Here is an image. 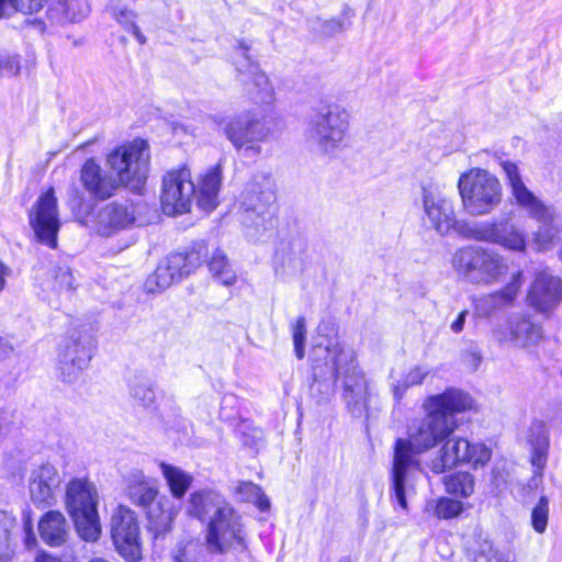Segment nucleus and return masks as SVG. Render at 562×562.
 <instances>
[{
    "label": "nucleus",
    "mask_w": 562,
    "mask_h": 562,
    "mask_svg": "<svg viewBox=\"0 0 562 562\" xmlns=\"http://www.w3.org/2000/svg\"><path fill=\"white\" fill-rule=\"evenodd\" d=\"M473 398L458 389H447L429 396L423 407L426 416L408 428V438H400L394 445L392 468V498L407 509L405 484L409 469L418 465L417 456L441 443L457 429L454 414L473 407Z\"/></svg>",
    "instance_id": "nucleus-1"
},
{
    "label": "nucleus",
    "mask_w": 562,
    "mask_h": 562,
    "mask_svg": "<svg viewBox=\"0 0 562 562\" xmlns=\"http://www.w3.org/2000/svg\"><path fill=\"white\" fill-rule=\"evenodd\" d=\"M311 394L321 402L328 396L338 378L342 379L344 398L348 406L360 407L368 397L367 381L356 363L355 353L337 337L323 338L311 350Z\"/></svg>",
    "instance_id": "nucleus-2"
},
{
    "label": "nucleus",
    "mask_w": 562,
    "mask_h": 562,
    "mask_svg": "<svg viewBox=\"0 0 562 562\" xmlns=\"http://www.w3.org/2000/svg\"><path fill=\"white\" fill-rule=\"evenodd\" d=\"M499 166L505 173L506 183L515 203L525 210L529 217L540 224L532 237L536 250L547 251L551 249L559 232L558 215L554 207L546 205L526 187L520 170L515 162L501 160Z\"/></svg>",
    "instance_id": "nucleus-3"
},
{
    "label": "nucleus",
    "mask_w": 562,
    "mask_h": 562,
    "mask_svg": "<svg viewBox=\"0 0 562 562\" xmlns=\"http://www.w3.org/2000/svg\"><path fill=\"white\" fill-rule=\"evenodd\" d=\"M241 222L245 234L251 241H261L272 235L276 226V192L271 178H254L240 201Z\"/></svg>",
    "instance_id": "nucleus-4"
},
{
    "label": "nucleus",
    "mask_w": 562,
    "mask_h": 562,
    "mask_svg": "<svg viewBox=\"0 0 562 562\" xmlns=\"http://www.w3.org/2000/svg\"><path fill=\"white\" fill-rule=\"evenodd\" d=\"M451 263L461 279L476 285L495 284L508 271L507 259L502 254L479 245L456 250Z\"/></svg>",
    "instance_id": "nucleus-5"
},
{
    "label": "nucleus",
    "mask_w": 562,
    "mask_h": 562,
    "mask_svg": "<svg viewBox=\"0 0 562 562\" xmlns=\"http://www.w3.org/2000/svg\"><path fill=\"white\" fill-rule=\"evenodd\" d=\"M65 504L80 538L95 541L101 533L99 494L88 477H74L66 485Z\"/></svg>",
    "instance_id": "nucleus-6"
},
{
    "label": "nucleus",
    "mask_w": 562,
    "mask_h": 562,
    "mask_svg": "<svg viewBox=\"0 0 562 562\" xmlns=\"http://www.w3.org/2000/svg\"><path fill=\"white\" fill-rule=\"evenodd\" d=\"M350 113L337 103L318 109L310 122L307 139L321 155H334L347 145Z\"/></svg>",
    "instance_id": "nucleus-7"
},
{
    "label": "nucleus",
    "mask_w": 562,
    "mask_h": 562,
    "mask_svg": "<svg viewBox=\"0 0 562 562\" xmlns=\"http://www.w3.org/2000/svg\"><path fill=\"white\" fill-rule=\"evenodd\" d=\"M458 189L464 211L471 216H483L496 209L503 198L499 180L490 171L472 168L463 172Z\"/></svg>",
    "instance_id": "nucleus-8"
},
{
    "label": "nucleus",
    "mask_w": 562,
    "mask_h": 562,
    "mask_svg": "<svg viewBox=\"0 0 562 562\" xmlns=\"http://www.w3.org/2000/svg\"><path fill=\"white\" fill-rule=\"evenodd\" d=\"M207 254L204 240L194 241L189 249L175 252L165 257L156 270L147 277L145 289L148 292L161 291L169 288L173 282L187 278L194 272Z\"/></svg>",
    "instance_id": "nucleus-9"
},
{
    "label": "nucleus",
    "mask_w": 562,
    "mask_h": 562,
    "mask_svg": "<svg viewBox=\"0 0 562 562\" xmlns=\"http://www.w3.org/2000/svg\"><path fill=\"white\" fill-rule=\"evenodd\" d=\"M205 547L212 554L247 550V532L240 514L233 505L206 524Z\"/></svg>",
    "instance_id": "nucleus-10"
},
{
    "label": "nucleus",
    "mask_w": 562,
    "mask_h": 562,
    "mask_svg": "<svg viewBox=\"0 0 562 562\" xmlns=\"http://www.w3.org/2000/svg\"><path fill=\"white\" fill-rule=\"evenodd\" d=\"M213 122L222 130L233 147L245 155L261 153V143L269 136L266 124L250 112H241L227 117L214 116Z\"/></svg>",
    "instance_id": "nucleus-11"
},
{
    "label": "nucleus",
    "mask_w": 562,
    "mask_h": 562,
    "mask_svg": "<svg viewBox=\"0 0 562 562\" xmlns=\"http://www.w3.org/2000/svg\"><path fill=\"white\" fill-rule=\"evenodd\" d=\"M420 196L424 224L440 236H448L452 233L459 235L463 220L457 218L453 202L430 181L422 183Z\"/></svg>",
    "instance_id": "nucleus-12"
},
{
    "label": "nucleus",
    "mask_w": 562,
    "mask_h": 562,
    "mask_svg": "<svg viewBox=\"0 0 562 562\" xmlns=\"http://www.w3.org/2000/svg\"><path fill=\"white\" fill-rule=\"evenodd\" d=\"M195 193V184L191 171L181 167L168 171L162 179L161 207L166 215L186 214L191 210Z\"/></svg>",
    "instance_id": "nucleus-13"
},
{
    "label": "nucleus",
    "mask_w": 562,
    "mask_h": 562,
    "mask_svg": "<svg viewBox=\"0 0 562 562\" xmlns=\"http://www.w3.org/2000/svg\"><path fill=\"white\" fill-rule=\"evenodd\" d=\"M248 49L245 42H239L235 48L233 59L238 79L252 102L269 104L273 101V87L268 77L260 71L258 64L250 59Z\"/></svg>",
    "instance_id": "nucleus-14"
},
{
    "label": "nucleus",
    "mask_w": 562,
    "mask_h": 562,
    "mask_svg": "<svg viewBox=\"0 0 562 562\" xmlns=\"http://www.w3.org/2000/svg\"><path fill=\"white\" fill-rule=\"evenodd\" d=\"M493 338L501 346L529 350L542 340L543 330L529 314L514 313L504 325L494 328Z\"/></svg>",
    "instance_id": "nucleus-15"
},
{
    "label": "nucleus",
    "mask_w": 562,
    "mask_h": 562,
    "mask_svg": "<svg viewBox=\"0 0 562 562\" xmlns=\"http://www.w3.org/2000/svg\"><path fill=\"white\" fill-rule=\"evenodd\" d=\"M111 532L120 555L126 562H138L140 560V544L138 541L137 514L127 506L120 505L111 519Z\"/></svg>",
    "instance_id": "nucleus-16"
},
{
    "label": "nucleus",
    "mask_w": 562,
    "mask_h": 562,
    "mask_svg": "<svg viewBox=\"0 0 562 562\" xmlns=\"http://www.w3.org/2000/svg\"><path fill=\"white\" fill-rule=\"evenodd\" d=\"M526 303L537 313L550 315L562 303V280L548 269L536 272L527 290Z\"/></svg>",
    "instance_id": "nucleus-17"
},
{
    "label": "nucleus",
    "mask_w": 562,
    "mask_h": 562,
    "mask_svg": "<svg viewBox=\"0 0 562 562\" xmlns=\"http://www.w3.org/2000/svg\"><path fill=\"white\" fill-rule=\"evenodd\" d=\"M30 224L41 243L56 248L59 217L57 199L52 188L38 196L30 213Z\"/></svg>",
    "instance_id": "nucleus-18"
},
{
    "label": "nucleus",
    "mask_w": 562,
    "mask_h": 562,
    "mask_svg": "<svg viewBox=\"0 0 562 562\" xmlns=\"http://www.w3.org/2000/svg\"><path fill=\"white\" fill-rule=\"evenodd\" d=\"M86 339L71 335L65 338L58 349L57 375L65 383L76 382L91 359Z\"/></svg>",
    "instance_id": "nucleus-19"
},
{
    "label": "nucleus",
    "mask_w": 562,
    "mask_h": 562,
    "mask_svg": "<svg viewBox=\"0 0 562 562\" xmlns=\"http://www.w3.org/2000/svg\"><path fill=\"white\" fill-rule=\"evenodd\" d=\"M140 143L133 140L111 151L106 165L115 175L117 186L136 191L139 187Z\"/></svg>",
    "instance_id": "nucleus-20"
},
{
    "label": "nucleus",
    "mask_w": 562,
    "mask_h": 562,
    "mask_svg": "<svg viewBox=\"0 0 562 562\" xmlns=\"http://www.w3.org/2000/svg\"><path fill=\"white\" fill-rule=\"evenodd\" d=\"M524 283L522 270L513 272L509 280L501 289L475 300V313L479 316L488 317L497 311L513 306L520 294Z\"/></svg>",
    "instance_id": "nucleus-21"
},
{
    "label": "nucleus",
    "mask_w": 562,
    "mask_h": 562,
    "mask_svg": "<svg viewBox=\"0 0 562 562\" xmlns=\"http://www.w3.org/2000/svg\"><path fill=\"white\" fill-rule=\"evenodd\" d=\"M63 477L57 468L50 463H43L31 471L29 477V492L33 503L52 506L60 490Z\"/></svg>",
    "instance_id": "nucleus-22"
},
{
    "label": "nucleus",
    "mask_w": 562,
    "mask_h": 562,
    "mask_svg": "<svg viewBox=\"0 0 562 562\" xmlns=\"http://www.w3.org/2000/svg\"><path fill=\"white\" fill-rule=\"evenodd\" d=\"M154 488L143 485V507L147 504V530L157 539L170 529L175 517L172 505L167 497H157Z\"/></svg>",
    "instance_id": "nucleus-23"
},
{
    "label": "nucleus",
    "mask_w": 562,
    "mask_h": 562,
    "mask_svg": "<svg viewBox=\"0 0 562 562\" xmlns=\"http://www.w3.org/2000/svg\"><path fill=\"white\" fill-rule=\"evenodd\" d=\"M231 505L220 493L205 488L190 495L186 510L189 516L210 524L211 519Z\"/></svg>",
    "instance_id": "nucleus-24"
},
{
    "label": "nucleus",
    "mask_w": 562,
    "mask_h": 562,
    "mask_svg": "<svg viewBox=\"0 0 562 562\" xmlns=\"http://www.w3.org/2000/svg\"><path fill=\"white\" fill-rule=\"evenodd\" d=\"M223 181V169L221 162L210 167L202 173L195 184L196 206L205 212H213L220 204V190Z\"/></svg>",
    "instance_id": "nucleus-25"
},
{
    "label": "nucleus",
    "mask_w": 562,
    "mask_h": 562,
    "mask_svg": "<svg viewBox=\"0 0 562 562\" xmlns=\"http://www.w3.org/2000/svg\"><path fill=\"white\" fill-rule=\"evenodd\" d=\"M80 182L90 195L99 200L111 198L119 187L113 176L103 173L94 159H88L82 165Z\"/></svg>",
    "instance_id": "nucleus-26"
},
{
    "label": "nucleus",
    "mask_w": 562,
    "mask_h": 562,
    "mask_svg": "<svg viewBox=\"0 0 562 562\" xmlns=\"http://www.w3.org/2000/svg\"><path fill=\"white\" fill-rule=\"evenodd\" d=\"M468 448V439L449 436L442 441V446L438 450L436 458L431 460V471L440 474L463 463Z\"/></svg>",
    "instance_id": "nucleus-27"
},
{
    "label": "nucleus",
    "mask_w": 562,
    "mask_h": 562,
    "mask_svg": "<svg viewBox=\"0 0 562 562\" xmlns=\"http://www.w3.org/2000/svg\"><path fill=\"white\" fill-rule=\"evenodd\" d=\"M528 442L531 447V465L535 469V473L542 476L550 446L549 430L543 422L535 420L530 425Z\"/></svg>",
    "instance_id": "nucleus-28"
},
{
    "label": "nucleus",
    "mask_w": 562,
    "mask_h": 562,
    "mask_svg": "<svg viewBox=\"0 0 562 562\" xmlns=\"http://www.w3.org/2000/svg\"><path fill=\"white\" fill-rule=\"evenodd\" d=\"M40 536L50 547L66 542L69 531L65 516L58 510L47 512L38 522Z\"/></svg>",
    "instance_id": "nucleus-29"
},
{
    "label": "nucleus",
    "mask_w": 562,
    "mask_h": 562,
    "mask_svg": "<svg viewBox=\"0 0 562 562\" xmlns=\"http://www.w3.org/2000/svg\"><path fill=\"white\" fill-rule=\"evenodd\" d=\"M88 13L87 0H57L48 10L49 19L59 24L78 22L85 19Z\"/></svg>",
    "instance_id": "nucleus-30"
},
{
    "label": "nucleus",
    "mask_w": 562,
    "mask_h": 562,
    "mask_svg": "<svg viewBox=\"0 0 562 562\" xmlns=\"http://www.w3.org/2000/svg\"><path fill=\"white\" fill-rule=\"evenodd\" d=\"M159 468L169 486L171 495L181 499L193 482V476L179 467L160 462Z\"/></svg>",
    "instance_id": "nucleus-31"
},
{
    "label": "nucleus",
    "mask_w": 562,
    "mask_h": 562,
    "mask_svg": "<svg viewBox=\"0 0 562 562\" xmlns=\"http://www.w3.org/2000/svg\"><path fill=\"white\" fill-rule=\"evenodd\" d=\"M498 229L499 221L469 223L463 220L462 224L460 225L459 236H462L467 239L495 244Z\"/></svg>",
    "instance_id": "nucleus-32"
},
{
    "label": "nucleus",
    "mask_w": 562,
    "mask_h": 562,
    "mask_svg": "<svg viewBox=\"0 0 562 562\" xmlns=\"http://www.w3.org/2000/svg\"><path fill=\"white\" fill-rule=\"evenodd\" d=\"M495 245L506 250L524 252L527 247L526 234L515 224L507 221H499V229Z\"/></svg>",
    "instance_id": "nucleus-33"
},
{
    "label": "nucleus",
    "mask_w": 562,
    "mask_h": 562,
    "mask_svg": "<svg viewBox=\"0 0 562 562\" xmlns=\"http://www.w3.org/2000/svg\"><path fill=\"white\" fill-rule=\"evenodd\" d=\"M430 371L429 367L417 364L409 368L401 379H395L392 374L391 387L395 400L400 401L409 387L420 385L430 374Z\"/></svg>",
    "instance_id": "nucleus-34"
},
{
    "label": "nucleus",
    "mask_w": 562,
    "mask_h": 562,
    "mask_svg": "<svg viewBox=\"0 0 562 562\" xmlns=\"http://www.w3.org/2000/svg\"><path fill=\"white\" fill-rule=\"evenodd\" d=\"M127 223L126 210L117 204H109L98 214V232L101 235H109L112 228L124 227Z\"/></svg>",
    "instance_id": "nucleus-35"
},
{
    "label": "nucleus",
    "mask_w": 562,
    "mask_h": 562,
    "mask_svg": "<svg viewBox=\"0 0 562 562\" xmlns=\"http://www.w3.org/2000/svg\"><path fill=\"white\" fill-rule=\"evenodd\" d=\"M212 276L224 285H232L236 281V273L233 270L227 256L220 248L215 249L207 261Z\"/></svg>",
    "instance_id": "nucleus-36"
},
{
    "label": "nucleus",
    "mask_w": 562,
    "mask_h": 562,
    "mask_svg": "<svg viewBox=\"0 0 562 562\" xmlns=\"http://www.w3.org/2000/svg\"><path fill=\"white\" fill-rule=\"evenodd\" d=\"M475 480L469 472H458L445 477V486L449 494L469 497L474 493Z\"/></svg>",
    "instance_id": "nucleus-37"
},
{
    "label": "nucleus",
    "mask_w": 562,
    "mask_h": 562,
    "mask_svg": "<svg viewBox=\"0 0 562 562\" xmlns=\"http://www.w3.org/2000/svg\"><path fill=\"white\" fill-rule=\"evenodd\" d=\"M15 527V519L7 513L0 512V562H8L11 558V536Z\"/></svg>",
    "instance_id": "nucleus-38"
},
{
    "label": "nucleus",
    "mask_w": 562,
    "mask_h": 562,
    "mask_svg": "<svg viewBox=\"0 0 562 562\" xmlns=\"http://www.w3.org/2000/svg\"><path fill=\"white\" fill-rule=\"evenodd\" d=\"M237 493L245 502L254 503L261 510L266 512L270 507L268 497L261 488L252 482H241L237 487Z\"/></svg>",
    "instance_id": "nucleus-39"
},
{
    "label": "nucleus",
    "mask_w": 562,
    "mask_h": 562,
    "mask_svg": "<svg viewBox=\"0 0 562 562\" xmlns=\"http://www.w3.org/2000/svg\"><path fill=\"white\" fill-rule=\"evenodd\" d=\"M465 453L467 457L464 458L463 463H469L474 469L486 465L492 456L491 449L483 442L469 441V448Z\"/></svg>",
    "instance_id": "nucleus-40"
},
{
    "label": "nucleus",
    "mask_w": 562,
    "mask_h": 562,
    "mask_svg": "<svg viewBox=\"0 0 562 562\" xmlns=\"http://www.w3.org/2000/svg\"><path fill=\"white\" fill-rule=\"evenodd\" d=\"M474 562H515L509 552H501L488 541H483L475 553Z\"/></svg>",
    "instance_id": "nucleus-41"
},
{
    "label": "nucleus",
    "mask_w": 562,
    "mask_h": 562,
    "mask_svg": "<svg viewBox=\"0 0 562 562\" xmlns=\"http://www.w3.org/2000/svg\"><path fill=\"white\" fill-rule=\"evenodd\" d=\"M464 507L460 501L441 497L435 504L434 514L440 519H451L459 516Z\"/></svg>",
    "instance_id": "nucleus-42"
},
{
    "label": "nucleus",
    "mask_w": 562,
    "mask_h": 562,
    "mask_svg": "<svg viewBox=\"0 0 562 562\" xmlns=\"http://www.w3.org/2000/svg\"><path fill=\"white\" fill-rule=\"evenodd\" d=\"M293 246V257L284 256L282 258L281 269L283 270V273H296L302 270L305 245L302 240H296Z\"/></svg>",
    "instance_id": "nucleus-43"
},
{
    "label": "nucleus",
    "mask_w": 562,
    "mask_h": 562,
    "mask_svg": "<svg viewBox=\"0 0 562 562\" xmlns=\"http://www.w3.org/2000/svg\"><path fill=\"white\" fill-rule=\"evenodd\" d=\"M549 501L546 496H541L531 513V524L538 533H543L548 525Z\"/></svg>",
    "instance_id": "nucleus-44"
},
{
    "label": "nucleus",
    "mask_w": 562,
    "mask_h": 562,
    "mask_svg": "<svg viewBox=\"0 0 562 562\" xmlns=\"http://www.w3.org/2000/svg\"><path fill=\"white\" fill-rule=\"evenodd\" d=\"M292 337L294 344V351L299 359L305 356V340H306V324L305 317L301 316L292 326Z\"/></svg>",
    "instance_id": "nucleus-45"
},
{
    "label": "nucleus",
    "mask_w": 562,
    "mask_h": 562,
    "mask_svg": "<svg viewBox=\"0 0 562 562\" xmlns=\"http://www.w3.org/2000/svg\"><path fill=\"white\" fill-rule=\"evenodd\" d=\"M20 58L18 55H11L4 50H0V76L14 77L20 74Z\"/></svg>",
    "instance_id": "nucleus-46"
},
{
    "label": "nucleus",
    "mask_w": 562,
    "mask_h": 562,
    "mask_svg": "<svg viewBox=\"0 0 562 562\" xmlns=\"http://www.w3.org/2000/svg\"><path fill=\"white\" fill-rule=\"evenodd\" d=\"M116 20L128 32H131L137 41H140V34L137 27L138 15L135 11L127 8L121 9L116 13Z\"/></svg>",
    "instance_id": "nucleus-47"
},
{
    "label": "nucleus",
    "mask_w": 562,
    "mask_h": 562,
    "mask_svg": "<svg viewBox=\"0 0 562 562\" xmlns=\"http://www.w3.org/2000/svg\"><path fill=\"white\" fill-rule=\"evenodd\" d=\"M54 286L60 292H68L74 288V277L68 267H58L55 270Z\"/></svg>",
    "instance_id": "nucleus-48"
},
{
    "label": "nucleus",
    "mask_w": 562,
    "mask_h": 562,
    "mask_svg": "<svg viewBox=\"0 0 562 562\" xmlns=\"http://www.w3.org/2000/svg\"><path fill=\"white\" fill-rule=\"evenodd\" d=\"M18 12H20L18 0H0V20L10 19Z\"/></svg>",
    "instance_id": "nucleus-49"
},
{
    "label": "nucleus",
    "mask_w": 562,
    "mask_h": 562,
    "mask_svg": "<svg viewBox=\"0 0 562 562\" xmlns=\"http://www.w3.org/2000/svg\"><path fill=\"white\" fill-rule=\"evenodd\" d=\"M194 547L193 541H181L173 553L175 562H191L192 559L189 557L190 548Z\"/></svg>",
    "instance_id": "nucleus-50"
},
{
    "label": "nucleus",
    "mask_w": 562,
    "mask_h": 562,
    "mask_svg": "<svg viewBox=\"0 0 562 562\" xmlns=\"http://www.w3.org/2000/svg\"><path fill=\"white\" fill-rule=\"evenodd\" d=\"M20 3V12L23 14L37 13L47 0H18Z\"/></svg>",
    "instance_id": "nucleus-51"
},
{
    "label": "nucleus",
    "mask_w": 562,
    "mask_h": 562,
    "mask_svg": "<svg viewBox=\"0 0 562 562\" xmlns=\"http://www.w3.org/2000/svg\"><path fill=\"white\" fill-rule=\"evenodd\" d=\"M125 381L130 387L131 395L134 397L138 396V378L136 374H126Z\"/></svg>",
    "instance_id": "nucleus-52"
},
{
    "label": "nucleus",
    "mask_w": 562,
    "mask_h": 562,
    "mask_svg": "<svg viewBox=\"0 0 562 562\" xmlns=\"http://www.w3.org/2000/svg\"><path fill=\"white\" fill-rule=\"evenodd\" d=\"M11 269L0 260V292L5 288L7 279L11 276Z\"/></svg>",
    "instance_id": "nucleus-53"
},
{
    "label": "nucleus",
    "mask_w": 562,
    "mask_h": 562,
    "mask_svg": "<svg viewBox=\"0 0 562 562\" xmlns=\"http://www.w3.org/2000/svg\"><path fill=\"white\" fill-rule=\"evenodd\" d=\"M465 316H467V312H465V311H464V312H461V313L458 315L457 319H454V321L452 322V324H451V326H450V327H451V330H452L453 333H460V331L463 329V327H464V323H465Z\"/></svg>",
    "instance_id": "nucleus-54"
},
{
    "label": "nucleus",
    "mask_w": 562,
    "mask_h": 562,
    "mask_svg": "<svg viewBox=\"0 0 562 562\" xmlns=\"http://www.w3.org/2000/svg\"><path fill=\"white\" fill-rule=\"evenodd\" d=\"M463 357L464 361H469L473 369H476L481 362V356L476 351H468Z\"/></svg>",
    "instance_id": "nucleus-55"
},
{
    "label": "nucleus",
    "mask_w": 562,
    "mask_h": 562,
    "mask_svg": "<svg viewBox=\"0 0 562 562\" xmlns=\"http://www.w3.org/2000/svg\"><path fill=\"white\" fill-rule=\"evenodd\" d=\"M12 351V346L0 337V359L9 356Z\"/></svg>",
    "instance_id": "nucleus-56"
},
{
    "label": "nucleus",
    "mask_w": 562,
    "mask_h": 562,
    "mask_svg": "<svg viewBox=\"0 0 562 562\" xmlns=\"http://www.w3.org/2000/svg\"><path fill=\"white\" fill-rule=\"evenodd\" d=\"M35 562H61V561H60V559L53 557L50 554L40 553L36 557Z\"/></svg>",
    "instance_id": "nucleus-57"
},
{
    "label": "nucleus",
    "mask_w": 562,
    "mask_h": 562,
    "mask_svg": "<svg viewBox=\"0 0 562 562\" xmlns=\"http://www.w3.org/2000/svg\"><path fill=\"white\" fill-rule=\"evenodd\" d=\"M130 493H131V498H133L134 503L135 504H140V496L137 495L136 493L133 494L132 491Z\"/></svg>",
    "instance_id": "nucleus-58"
},
{
    "label": "nucleus",
    "mask_w": 562,
    "mask_h": 562,
    "mask_svg": "<svg viewBox=\"0 0 562 562\" xmlns=\"http://www.w3.org/2000/svg\"><path fill=\"white\" fill-rule=\"evenodd\" d=\"M89 562H109V561H106V560H104L102 558H93Z\"/></svg>",
    "instance_id": "nucleus-59"
},
{
    "label": "nucleus",
    "mask_w": 562,
    "mask_h": 562,
    "mask_svg": "<svg viewBox=\"0 0 562 562\" xmlns=\"http://www.w3.org/2000/svg\"><path fill=\"white\" fill-rule=\"evenodd\" d=\"M31 542H35V538L32 536V537H27L26 538V546L30 547L31 546Z\"/></svg>",
    "instance_id": "nucleus-60"
},
{
    "label": "nucleus",
    "mask_w": 562,
    "mask_h": 562,
    "mask_svg": "<svg viewBox=\"0 0 562 562\" xmlns=\"http://www.w3.org/2000/svg\"><path fill=\"white\" fill-rule=\"evenodd\" d=\"M540 479H541V476H540L538 473L536 474V473L533 472V479H532V481L535 482V485H538V482H536V481H537V480H540Z\"/></svg>",
    "instance_id": "nucleus-61"
},
{
    "label": "nucleus",
    "mask_w": 562,
    "mask_h": 562,
    "mask_svg": "<svg viewBox=\"0 0 562 562\" xmlns=\"http://www.w3.org/2000/svg\"><path fill=\"white\" fill-rule=\"evenodd\" d=\"M145 400L153 401V396H147V393L143 394L142 401L144 402Z\"/></svg>",
    "instance_id": "nucleus-62"
},
{
    "label": "nucleus",
    "mask_w": 562,
    "mask_h": 562,
    "mask_svg": "<svg viewBox=\"0 0 562 562\" xmlns=\"http://www.w3.org/2000/svg\"><path fill=\"white\" fill-rule=\"evenodd\" d=\"M146 148H147L146 142L143 139V147H142L143 155L145 154Z\"/></svg>",
    "instance_id": "nucleus-63"
},
{
    "label": "nucleus",
    "mask_w": 562,
    "mask_h": 562,
    "mask_svg": "<svg viewBox=\"0 0 562 562\" xmlns=\"http://www.w3.org/2000/svg\"><path fill=\"white\" fill-rule=\"evenodd\" d=\"M339 562H351L349 559H342Z\"/></svg>",
    "instance_id": "nucleus-64"
}]
</instances>
